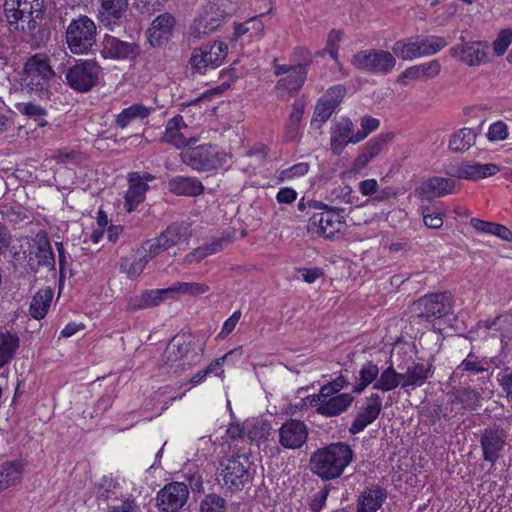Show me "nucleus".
<instances>
[{
    "instance_id": "f257e3e1",
    "label": "nucleus",
    "mask_w": 512,
    "mask_h": 512,
    "mask_svg": "<svg viewBox=\"0 0 512 512\" xmlns=\"http://www.w3.org/2000/svg\"><path fill=\"white\" fill-rule=\"evenodd\" d=\"M3 7L9 25L21 30L33 44L40 46L49 39V30L37 22L44 14L43 0H5Z\"/></svg>"
},
{
    "instance_id": "f03ea898",
    "label": "nucleus",
    "mask_w": 512,
    "mask_h": 512,
    "mask_svg": "<svg viewBox=\"0 0 512 512\" xmlns=\"http://www.w3.org/2000/svg\"><path fill=\"white\" fill-rule=\"evenodd\" d=\"M352 460L349 445L338 442L317 449L310 457L309 467L313 474L323 480L339 477Z\"/></svg>"
},
{
    "instance_id": "7ed1b4c3",
    "label": "nucleus",
    "mask_w": 512,
    "mask_h": 512,
    "mask_svg": "<svg viewBox=\"0 0 512 512\" xmlns=\"http://www.w3.org/2000/svg\"><path fill=\"white\" fill-rule=\"evenodd\" d=\"M55 72L51 67L49 58L45 54H35L30 57L24 66V87L39 98L48 99L50 95V81Z\"/></svg>"
},
{
    "instance_id": "20e7f679",
    "label": "nucleus",
    "mask_w": 512,
    "mask_h": 512,
    "mask_svg": "<svg viewBox=\"0 0 512 512\" xmlns=\"http://www.w3.org/2000/svg\"><path fill=\"white\" fill-rule=\"evenodd\" d=\"M97 26L87 15L72 19L65 29L68 49L74 55L88 54L96 44Z\"/></svg>"
},
{
    "instance_id": "39448f33",
    "label": "nucleus",
    "mask_w": 512,
    "mask_h": 512,
    "mask_svg": "<svg viewBox=\"0 0 512 512\" xmlns=\"http://www.w3.org/2000/svg\"><path fill=\"white\" fill-rule=\"evenodd\" d=\"M228 55V45L223 41L207 43L192 50L188 68L192 74L206 75L220 67Z\"/></svg>"
},
{
    "instance_id": "423d86ee",
    "label": "nucleus",
    "mask_w": 512,
    "mask_h": 512,
    "mask_svg": "<svg viewBox=\"0 0 512 512\" xmlns=\"http://www.w3.org/2000/svg\"><path fill=\"white\" fill-rule=\"evenodd\" d=\"M194 344L185 336L173 337L162 355L163 365L175 374L191 368L200 360V354L192 349Z\"/></svg>"
},
{
    "instance_id": "0eeeda50",
    "label": "nucleus",
    "mask_w": 512,
    "mask_h": 512,
    "mask_svg": "<svg viewBox=\"0 0 512 512\" xmlns=\"http://www.w3.org/2000/svg\"><path fill=\"white\" fill-rule=\"evenodd\" d=\"M181 161L196 171H211L223 166L226 153L212 144H187L180 153Z\"/></svg>"
},
{
    "instance_id": "6e6552de",
    "label": "nucleus",
    "mask_w": 512,
    "mask_h": 512,
    "mask_svg": "<svg viewBox=\"0 0 512 512\" xmlns=\"http://www.w3.org/2000/svg\"><path fill=\"white\" fill-rule=\"evenodd\" d=\"M219 477L230 491H240L248 484L253 473L251 462L246 454H233L220 461Z\"/></svg>"
},
{
    "instance_id": "1a4fd4ad",
    "label": "nucleus",
    "mask_w": 512,
    "mask_h": 512,
    "mask_svg": "<svg viewBox=\"0 0 512 512\" xmlns=\"http://www.w3.org/2000/svg\"><path fill=\"white\" fill-rule=\"evenodd\" d=\"M330 391L331 388L322 387L318 394L305 397L304 404L316 408L323 416H337L350 406L352 397L348 393L332 394Z\"/></svg>"
},
{
    "instance_id": "9d476101",
    "label": "nucleus",
    "mask_w": 512,
    "mask_h": 512,
    "mask_svg": "<svg viewBox=\"0 0 512 512\" xmlns=\"http://www.w3.org/2000/svg\"><path fill=\"white\" fill-rule=\"evenodd\" d=\"M101 70L95 60H81L66 70L65 78L75 91L88 92L97 84Z\"/></svg>"
},
{
    "instance_id": "9b49d317",
    "label": "nucleus",
    "mask_w": 512,
    "mask_h": 512,
    "mask_svg": "<svg viewBox=\"0 0 512 512\" xmlns=\"http://www.w3.org/2000/svg\"><path fill=\"white\" fill-rule=\"evenodd\" d=\"M451 311L452 296L449 292L426 294L413 303L415 315L425 320L440 319Z\"/></svg>"
},
{
    "instance_id": "f8f14e48",
    "label": "nucleus",
    "mask_w": 512,
    "mask_h": 512,
    "mask_svg": "<svg viewBox=\"0 0 512 512\" xmlns=\"http://www.w3.org/2000/svg\"><path fill=\"white\" fill-rule=\"evenodd\" d=\"M348 226L344 217L336 210H325L314 213L308 222V231L325 238H335L343 234Z\"/></svg>"
},
{
    "instance_id": "ddd939ff",
    "label": "nucleus",
    "mask_w": 512,
    "mask_h": 512,
    "mask_svg": "<svg viewBox=\"0 0 512 512\" xmlns=\"http://www.w3.org/2000/svg\"><path fill=\"white\" fill-rule=\"evenodd\" d=\"M396 65L394 53L384 50H365L354 55V66L373 73L388 74Z\"/></svg>"
},
{
    "instance_id": "4468645a",
    "label": "nucleus",
    "mask_w": 512,
    "mask_h": 512,
    "mask_svg": "<svg viewBox=\"0 0 512 512\" xmlns=\"http://www.w3.org/2000/svg\"><path fill=\"white\" fill-rule=\"evenodd\" d=\"M189 489L183 482H171L158 491L156 505L162 512H178L187 502Z\"/></svg>"
},
{
    "instance_id": "2eb2a0df",
    "label": "nucleus",
    "mask_w": 512,
    "mask_h": 512,
    "mask_svg": "<svg viewBox=\"0 0 512 512\" xmlns=\"http://www.w3.org/2000/svg\"><path fill=\"white\" fill-rule=\"evenodd\" d=\"M98 21L107 30L114 32L122 27L127 18L128 0H99Z\"/></svg>"
},
{
    "instance_id": "dca6fc26",
    "label": "nucleus",
    "mask_w": 512,
    "mask_h": 512,
    "mask_svg": "<svg viewBox=\"0 0 512 512\" xmlns=\"http://www.w3.org/2000/svg\"><path fill=\"white\" fill-rule=\"evenodd\" d=\"M506 442L507 433L504 429L497 426L485 428L480 436L483 459L494 465L501 457Z\"/></svg>"
},
{
    "instance_id": "f3484780",
    "label": "nucleus",
    "mask_w": 512,
    "mask_h": 512,
    "mask_svg": "<svg viewBox=\"0 0 512 512\" xmlns=\"http://www.w3.org/2000/svg\"><path fill=\"white\" fill-rule=\"evenodd\" d=\"M345 94L346 89L342 85L328 89L316 104L311 126L319 129L330 118Z\"/></svg>"
},
{
    "instance_id": "a211bd4d",
    "label": "nucleus",
    "mask_w": 512,
    "mask_h": 512,
    "mask_svg": "<svg viewBox=\"0 0 512 512\" xmlns=\"http://www.w3.org/2000/svg\"><path fill=\"white\" fill-rule=\"evenodd\" d=\"M140 53V46L135 42L123 41L110 34H105L102 39L101 54L106 59L134 60Z\"/></svg>"
},
{
    "instance_id": "6ab92c4d",
    "label": "nucleus",
    "mask_w": 512,
    "mask_h": 512,
    "mask_svg": "<svg viewBox=\"0 0 512 512\" xmlns=\"http://www.w3.org/2000/svg\"><path fill=\"white\" fill-rule=\"evenodd\" d=\"M27 265L33 272H37L40 267L53 269L55 258L50 245V241L45 233H38L35 238V250L28 255Z\"/></svg>"
},
{
    "instance_id": "aec40b11",
    "label": "nucleus",
    "mask_w": 512,
    "mask_h": 512,
    "mask_svg": "<svg viewBox=\"0 0 512 512\" xmlns=\"http://www.w3.org/2000/svg\"><path fill=\"white\" fill-rule=\"evenodd\" d=\"M308 438L307 425L300 420L290 419L279 429V442L288 449L300 448Z\"/></svg>"
},
{
    "instance_id": "412c9836",
    "label": "nucleus",
    "mask_w": 512,
    "mask_h": 512,
    "mask_svg": "<svg viewBox=\"0 0 512 512\" xmlns=\"http://www.w3.org/2000/svg\"><path fill=\"white\" fill-rule=\"evenodd\" d=\"M486 46L479 41L465 42L457 44L450 49L452 57L469 66H479L487 62Z\"/></svg>"
},
{
    "instance_id": "4be33fe9",
    "label": "nucleus",
    "mask_w": 512,
    "mask_h": 512,
    "mask_svg": "<svg viewBox=\"0 0 512 512\" xmlns=\"http://www.w3.org/2000/svg\"><path fill=\"white\" fill-rule=\"evenodd\" d=\"M441 71V64L434 59L406 68L397 78V82L407 85L409 81H428L437 77Z\"/></svg>"
},
{
    "instance_id": "5701e85b",
    "label": "nucleus",
    "mask_w": 512,
    "mask_h": 512,
    "mask_svg": "<svg viewBox=\"0 0 512 512\" xmlns=\"http://www.w3.org/2000/svg\"><path fill=\"white\" fill-rule=\"evenodd\" d=\"M187 127L181 115H176L168 120L165 131L160 138L161 143L170 144L177 149H184L187 144H196L197 139L190 137L186 139L181 133V129Z\"/></svg>"
},
{
    "instance_id": "b1692460",
    "label": "nucleus",
    "mask_w": 512,
    "mask_h": 512,
    "mask_svg": "<svg viewBox=\"0 0 512 512\" xmlns=\"http://www.w3.org/2000/svg\"><path fill=\"white\" fill-rule=\"evenodd\" d=\"M455 183L451 178L434 176L423 181L417 192L420 196L431 200L454 193Z\"/></svg>"
},
{
    "instance_id": "393cba45",
    "label": "nucleus",
    "mask_w": 512,
    "mask_h": 512,
    "mask_svg": "<svg viewBox=\"0 0 512 512\" xmlns=\"http://www.w3.org/2000/svg\"><path fill=\"white\" fill-rule=\"evenodd\" d=\"M382 410L381 398L377 393H372L366 398L365 404L359 409L354 419V434L364 430L373 423Z\"/></svg>"
},
{
    "instance_id": "a878e982",
    "label": "nucleus",
    "mask_w": 512,
    "mask_h": 512,
    "mask_svg": "<svg viewBox=\"0 0 512 512\" xmlns=\"http://www.w3.org/2000/svg\"><path fill=\"white\" fill-rule=\"evenodd\" d=\"M169 287L164 289L145 290L140 295L130 297L127 301V311H137L159 305L164 299L170 298Z\"/></svg>"
},
{
    "instance_id": "bb28decb",
    "label": "nucleus",
    "mask_w": 512,
    "mask_h": 512,
    "mask_svg": "<svg viewBox=\"0 0 512 512\" xmlns=\"http://www.w3.org/2000/svg\"><path fill=\"white\" fill-rule=\"evenodd\" d=\"M387 498L386 490L378 485L366 487L358 498L357 512H376Z\"/></svg>"
},
{
    "instance_id": "cd10ccee",
    "label": "nucleus",
    "mask_w": 512,
    "mask_h": 512,
    "mask_svg": "<svg viewBox=\"0 0 512 512\" xmlns=\"http://www.w3.org/2000/svg\"><path fill=\"white\" fill-rule=\"evenodd\" d=\"M25 464L16 459L0 464V491L18 485L23 479Z\"/></svg>"
},
{
    "instance_id": "c85d7f7f",
    "label": "nucleus",
    "mask_w": 512,
    "mask_h": 512,
    "mask_svg": "<svg viewBox=\"0 0 512 512\" xmlns=\"http://www.w3.org/2000/svg\"><path fill=\"white\" fill-rule=\"evenodd\" d=\"M500 171V168L494 163L480 164L476 162H463L456 171L459 178L469 180H479L493 176Z\"/></svg>"
},
{
    "instance_id": "c756f323",
    "label": "nucleus",
    "mask_w": 512,
    "mask_h": 512,
    "mask_svg": "<svg viewBox=\"0 0 512 512\" xmlns=\"http://www.w3.org/2000/svg\"><path fill=\"white\" fill-rule=\"evenodd\" d=\"M307 78V70L304 65H295L293 71L282 78H280L276 84V89L281 92V96L284 92L288 96L297 93L304 85Z\"/></svg>"
},
{
    "instance_id": "7c9ffc66",
    "label": "nucleus",
    "mask_w": 512,
    "mask_h": 512,
    "mask_svg": "<svg viewBox=\"0 0 512 512\" xmlns=\"http://www.w3.org/2000/svg\"><path fill=\"white\" fill-rule=\"evenodd\" d=\"M331 150L335 155L342 153L344 148L352 142V122L343 119L337 122L331 130Z\"/></svg>"
},
{
    "instance_id": "2f4dec72",
    "label": "nucleus",
    "mask_w": 512,
    "mask_h": 512,
    "mask_svg": "<svg viewBox=\"0 0 512 512\" xmlns=\"http://www.w3.org/2000/svg\"><path fill=\"white\" fill-rule=\"evenodd\" d=\"M169 191L176 195L198 196L203 193L204 186L195 177L177 176L168 182Z\"/></svg>"
},
{
    "instance_id": "473e14b6",
    "label": "nucleus",
    "mask_w": 512,
    "mask_h": 512,
    "mask_svg": "<svg viewBox=\"0 0 512 512\" xmlns=\"http://www.w3.org/2000/svg\"><path fill=\"white\" fill-rule=\"evenodd\" d=\"M129 187L125 194L124 206L128 212H132L145 199V194L149 189L148 185H143L138 180V172L128 175Z\"/></svg>"
},
{
    "instance_id": "72a5a7b5",
    "label": "nucleus",
    "mask_w": 512,
    "mask_h": 512,
    "mask_svg": "<svg viewBox=\"0 0 512 512\" xmlns=\"http://www.w3.org/2000/svg\"><path fill=\"white\" fill-rule=\"evenodd\" d=\"M433 374L431 364L413 363L402 373V387H420Z\"/></svg>"
},
{
    "instance_id": "f704fd0d",
    "label": "nucleus",
    "mask_w": 512,
    "mask_h": 512,
    "mask_svg": "<svg viewBox=\"0 0 512 512\" xmlns=\"http://www.w3.org/2000/svg\"><path fill=\"white\" fill-rule=\"evenodd\" d=\"M20 346L19 337L11 332L0 333V369H7Z\"/></svg>"
},
{
    "instance_id": "c9c22d12",
    "label": "nucleus",
    "mask_w": 512,
    "mask_h": 512,
    "mask_svg": "<svg viewBox=\"0 0 512 512\" xmlns=\"http://www.w3.org/2000/svg\"><path fill=\"white\" fill-rule=\"evenodd\" d=\"M190 236V226L185 222L172 223L160 234L161 240L168 248L188 240Z\"/></svg>"
},
{
    "instance_id": "e433bc0d",
    "label": "nucleus",
    "mask_w": 512,
    "mask_h": 512,
    "mask_svg": "<svg viewBox=\"0 0 512 512\" xmlns=\"http://www.w3.org/2000/svg\"><path fill=\"white\" fill-rule=\"evenodd\" d=\"M479 131L462 128L453 133L449 140V149L453 152H465L474 145Z\"/></svg>"
},
{
    "instance_id": "4c0bfd02",
    "label": "nucleus",
    "mask_w": 512,
    "mask_h": 512,
    "mask_svg": "<svg viewBox=\"0 0 512 512\" xmlns=\"http://www.w3.org/2000/svg\"><path fill=\"white\" fill-rule=\"evenodd\" d=\"M53 298V291L51 288L40 289L33 297L30 307L29 313L30 315L37 320L43 319L50 307V303Z\"/></svg>"
},
{
    "instance_id": "58836bf2",
    "label": "nucleus",
    "mask_w": 512,
    "mask_h": 512,
    "mask_svg": "<svg viewBox=\"0 0 512 512\" xmlns=\"http://www.w3.org/2000/svg\"><path fill=\"white\" fill-rule=\"evenodd\" d=\"M417 40L416 36H412L396 41L392 47L395 57L404 61L421 58Z\"/></svg>"
},
{
    "instance_id": "ea45409f",
    "label": "nucleus",
    "mask_w": 512,
    "mask_h": 512,
    "mask_svg": "<svg viewBox=\"0 0 512 512\" xmlns=\"http://www.w3.org/2000/svg\"><path fill=\"white\" fill-rule=\"evenodd\" d=\"M152 111L153 108L151 107H146L142 104H134L123 109L122 112L116 116L115 124L123 129L133 120L147 118Z\"/></svg>"
},
{
    "instance_id": "a19ab883",
    "label": "nucleus",
    "mask_w": 512,
    "mask_h": 512,
    "mask_svg": "<svg viewBox=\"0 0 512 512\" xmlns=\"http://www.w3.org/2000/svg\"><path fill=\"white\" fill-rule=\"evenodd\" d=\"M305 104L301 100H296L292 104V111L285 125V139L294 141L297 137L300 123L304 114Z\"/></svg>"
},
{
    "instance_id": "79ce46f5",
    "label": "nucleus",
    "mask_w": 512,
    "mask_h": 512,
    "mask_svg": "<svg viewBox=\"0 0 512 512\" xmlns=\"http://www.w3.org/2000/svg\"><path fill=\"white\" fill-rule=\"evenodd\" d=\"M481 395L472 388H460L453 393L452 404H460L463 409L477 410L480 404Z\"/></svg>"
},
{
    "instance_id": "37998d69",
    "label": "nucleus",
    "mask_w": 512,
    "mask_h": 512,
    "mask_svg": "<svg viewBox=\"0 0 512 512\" xmlns=\"http://www.w3.org/2000/svg\"><path fill=\"white\" fill-rule=\"evenodd\" d=\"M402 381V373L396 372L394 367L391 365L381 372L380 376L374 383L373 388L387 392L397 388L399 385L402 386Z\"/></svg>"
},
{
    "instance_id": "c03bdc74",
    "label": "nucleus",
    "mask_w": 512,
    "mask_h": 512,
    "mask_svg": "<svg viewBox=\"0 0 512 512\" xmlns=\"http://www.w3.org/2000/svg\"><path fill=\"white\" fill-rule=\"evenodd\" d=\"M416 38L418 39L417 42L421 57L434 55L447 45L445 38L440 36L416 35Z\"/></svg>"
},
{
    "instance_id": "a18cd8bd",
    "label": "nucleus",
    "mask_w": 512,
    "mask_h": 512,
    "mask_svg": "<svg viewBox=\"0 0 512 512\" xmlns=\"http://www.w3.org/2000/svg\"><path fill=\"white\" fill-rule=\"evenodd\" d=\"M149 261V258L139 250L137 256H135L133 260L128 258L122 259L120 270L121 272L126 273L128 278L135 279L143 272Z\"/></svg>"
},
{
    "instance_id": "49530a36",
    "label": "nucleus",
    "mask_w": 512,
    "mask_h": 512,
    "mask_svg": "<svg viewBox=\"0 0 512 512\" xmlns=\"http://www.w3.org/2000/svg\"><path fill=\"white\" fill-rule=\"evenodd\" d=\"M379 375V368L372 362L365 363L360 371L359 377L354 384V392L362 393L371 383L376 382Z\"/></svg>"
},
{
    "instance_id": "de8ad7c7",
    "label": "nucleus",
    "mask_w": 512,
    "mask_h": 512,
    "mask_svg": "<svg viewBox=\"0 0 512 512\" xmlns=\"http://www.w3.org/2000/svg\"><path fill=\"white\" fill-rule=\"evenodd\" d=\"M175 26V18L169 13L159 15L151 24L149 31L151 37L156 38L158 41L161 38L170 35Z\"/></svg>"
},
{
    "instance_id": "09e8293b",
    "label": "nucleus",
    "mask_w": 512,
    "mask_h": 512,
    "mask_svg": "<svg viewBox=\"0 0 512 512\" xmlns=\"http://www.w3.org/2000/svg\"><path fill=\"white\" fill-rule=\"evenodd\" d=\"M379 153V144L377 141L369 140L365 145L361 146L358 156L354 159V173L364 169Z\"/></svg>"
},
{
    "instance_id": "8fccbe9b",
    "label": "nucleus",
    "mask_w": 512,
    "mask_h": 512,
    "mask_svg": "<svg viewBox=\"0 0 512 512\" xmlns=\"http://www.w3.org/2000/svg\"><path fill=\"white\" fill-rule=\"evenodd\" d=\"M209 290V286L204 283L176 282L169 287L170 296L175 293L197 296Z\"/></svg>"
},
{
    "instance_id": "3c124183",
    "label": "nucleus",
    "mask_w": 512,
    "mask_h": 512,
    "mask_svg": "<svg viewBox=\"0 0 512 512\" xmlns=\"http://www.w3.org/2000/svg\"><path fill=\"white\" fill-rule=\"evenodd\" d=\"M380 126V120L370 115L360 118V127L354 132V144L364 140Z\"/></svg>"
},
{
    "instance_id": "603ef678",
    "label": "nucleus",
    "mask_w": 512,
    "mask_h": 512,
    "mask_svg": "<svg viewBox=\"0 0 512 512\" xmlns=\"http://www.w3.org/2000/svg\"><path fill=\"white\" fill-rule=\"evenodd\" d=\"M224 11L221 10L216 4L209 3L203 12L199 15L204 21H207L208 26L215 31L222 22Z\"/></svg>"
},
{
    "instance_id": "864d4df0",
    "label": "nucleus",
    "mask_w": 512,
    "mask_h": 512,
    "mask_svg": "<svg viewBox=\"0 0 512 512\" xmlns=\"http://www.w3.org/2000/svg\"><path fill=\"white\" fill-rule=\"evenodd\" d=\"M457 369L472 373H482L488 370V366L485 359H479L478 356L470 352Z\"/></svg>"
},
{
    "instance_id": "5fc2aeb1",
    "label": "nucleus",
    "mask_w": 512,
    "mask_h": 512,
    "mask_svg": "<svg viewBox=\"0 0 512 512\" xmlns=\"http://www.w3.org/2000/svg\"><path fill=\"white\" fill-rule=\"evenodd\" d=\"M17 109L28 117L40 118L38 126L43 127L46 125V121L43 117L46 116L47 112L42 106L35 103H20L17 105Z\"/></svg>"
},
{
    "instance_id": "6e6d98bb",
    "label": "nucleus",
    "mask_w": 512,
    "mask_h": 512,
    "mask_svg": "<svg viewBox=\"0 0 512 512\" xmlns=\"http://www.w3.org/2000/svg\"><path fill=\"white\" fill-rule=\"evenodd\" d=\"M52 158L61 164H68L73 162L78 163L84 159L81 152L68 148L55 150L53 152Z\"/></svg>"
},
{
    "instance_id": "4d7b16f0",
    "label": "nucleus",
    "mask_w": 512,
    "mask_h": 512,
    "mask_svg": "<svg viewBox=\"0 0 512 512\" xmlns=\"http://www.w3.org/2000/svg\"><path fill=\"white\" fill-rule=\"evenodd\" d=\"M226 501L215 494L207 495L201 502V512H224Z\"/></svg>"
},
{
    "instance_id": "13d9d810",
    "label": "nucleus",
    "mask_w": 512,
    "mask_h": 512,
    "mask_svg": "<svg viewBox=\"0 0 512 512\" xmlns=\"http://www.w3.org/2000/svg\"><path fill=\"white\" fill-rule=\"evenodd\" d=\"M168 0H134L136 10L141 14L152 15L160 11Z\"/></svg>"
},
{
    "instance_id": "bf43d9fd",
    "label": "nucleus",
    "mask_w": 512,
    "mask_h": 512,
    "mask_svg": "<svg viewBox=\"0 0 512 512\" xmlns=\"http://www.w3.org/2000/svg\"><path fill=\"white\" fill-rule=\"evenodd\" d=\"M168 249L169 248L166 246V244L163 243V240H161L159 235L158 237L145 242L141 251L149 258V260H151Z\"/></svg>"
},
{
    "instance_id": "052dcab7",
    "label": "nucleus",
    "mask_w": 512,
    "mask_h": 512,
    "mask_svg": "<svg viewBox=\"0 0 512 512\" xmlns=\"http://www.w3.org/2000/svg\"><path fill=\"white\" fill-rule=\"evenodd\" d=\"M511 43L512 30L508 28L501 30L493 43L494 52L498 56L503 55Z\"/></svg>"
},
{
    "instance_id": "680f3d73",
    "label": "nucleus",
    "mask_w": 512,
    "mask_h": 512,
    "mask_svg": "<svg viewBox=\"0 0 512 512\" xmlns=\"http://www.w3.org/2000/svg\"><path fill=\"white\" fill-rule=\"evenodd\" d=\"M214 31L208 26L207 21L198 17L190 28V37L200 40Z\"/></svg>"
},
{
    "instance_id": "e2e57ef3",
    "label": "nucleus",
    "mask_w": 512,
    "mask_h": 512,
    "mask_svg": "<svg viewBox=\"0 0 512 512\" xmlns=\"http://www.w3.org/2000/svg\"><path fill=\"white\" fill-rule=\"evenodd\" d=\"M309 171V164L306 162L297 163L290 168L284 169L280 172V179H292L294 177H300L307 174Z\"/></svg>"
},
{
    "instance_id": "0e129e2a",
    "label": "nucleus",
    "mask_w": 512,
    "mask_h": 512,
    "mask_svg": "<svg viewBox=\"0 0 512 512\" xmlns=\"http://www.w3.org/2000/svg\"><path fill=\"white\" fill-rule=\"evenodd\" d=\"M508 135V129L507 125L502 122L498 121L493 123L488 130L487 137L490 141H501L506 139Z\"/></svg>"
},
{
    "instance_id": "69168bd1",
    "label": "nucleus",
    "mask_w": 512,
    "mask_h": 512,
    "mask_svg": "<svg viewBox=\"0 0 512 512\" xmlns=\"http://www.w3.org/2000/svg\"><path fill=\"white\" fill-rule=\"evenodd\" d=\"M342 33L337 30L330 31L327 39L325 51L333 58L337 59L338 43L340 42Z\"/></svg>"
},
{
    "instance_id": "338daca9",
    "label": "nucleus",
    "mask_w": 512,
    "mask_h": 512,
    "mask_svg": "<svg viewBox=\"0 0 512 512\" xmlns=\"http://www.w3.org/2000/svg\"><path fill=\"white\" fill-rule=\"evenodd\" d=\"M424 224L432 229H439L443 225V217L440 213L432 212L430 208L423 210Z\"/></svg>"
},
{
    "instance_id": "774afa93",
    "label": "nucleus",
    "mask_w": 512,
    "mask_h": 512,
    "mask_svg": "<svg viewBox=\"0 0 512 512\" xmlns=\"http://www.w3.org/2000/svg\"><path fill=\"white\" fill-rule=\"evenodd\" d=\"M232 242V238L230 236H223L217 239H214L211 243L205 245V248L209 255L217 253L223 250L228 244Z\"/></svg>"
}]
</instances>
